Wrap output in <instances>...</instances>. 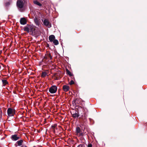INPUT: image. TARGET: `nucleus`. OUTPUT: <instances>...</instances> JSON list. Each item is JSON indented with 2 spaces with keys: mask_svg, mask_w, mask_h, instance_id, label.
<instances>
[{
  "mask_svg": "<svg viewBox=\"0 0 147 147\" xmlns=\"http://www.w3.org/2000/svg\"><path fill=\"white\" fill-rule=\"evenodd\" d=\"M47 74L46 72H42L41 74V76L42 77H45L47 75Z\"/></svg>",
  "mask_w": 147,
  "mask_h": 147,
  "instance_id": "6ab92c4d",
  "label": "nucleus"
},
{
  "mask_svg": "<svg viewBox=\"0 0 147 147\" xmlns=\"http://www.w3.org/2000/svg\"><path fill=\"white\" fill-rule=\"evenodd\" d=\"M77 108H76V111L79 113L80 115H81V117H80L79 119L80 120L82 119V116H84L85 113H86V115H87V113L88 112V110L86 108H83L81 106H78L76 107Z\"/></svg>",
  "mask_w": 147,
  "mask_h": 147,
  "instance_id": "f03ea898",
  "label": "nucleus"
},
{
  "mask_svg": "<svg viewBox=\"0 0 147 147\" xmlns=\"http://www.w3.org/2000/svg\"><path fill=\"white\" fill-rule=\"evenodd\" d=\"M72 116L73 117L74 119L76 118H78L80 116V115L79 113H78V112H76L73 114H71Z\"/></svg>",
  "mask_w": 147,
  "mask_h": 147,
  "instance_id": "ddd939ff",
  "label": "nucleus"
},
{
  "mask_svg": "<svg viewBox=\"0 0 147 147\" xmlns=\"http://www.w3.org/2000/svg\"><path fill=\"white\" fill-rule=\"evenodd\" d=\"M49 39L50 42H52L55 39V37L54 35H51L49 36Z\"/></svg>",
  "mask_w": 147,
  "mask_h": 147,
  "instance_id": "4468645a",
  "label": "nucleus"
},
{
  "mask_svg": "<svg viewBox=\"0 0 147 147\" xmlns=\"http://www.w3.org/2000/svg\"><path fill=\"white\" fill-rule=\"evenodd\" d=\"M62 88L64 91L66 92L69 90L70 88L69 86L68 85H64L63 86Z\"/></svg>",
  "mask_w": 147,
  "mask_h": 147,
  "instance_id": "f8f14e48",
  "label": "nucleus"
},
{
  "mask_svg": "<svg viewBox=\"0 0 147 147\" xmlns=\"http://www.w3.org/2000/svg\"><path fill=\"white\" fill-rule=\"evenodd\" d=\"M37 30V29L35 27L34 29V31H33V34L36 33Z\"/></svg>",
  "mask_w": 147,
  "mask_h": 147,
  "instance_id": "5701e85b",
  "label": "nucleus"
},
{
  "mask_svg": "<svg viewBox=\"0 0 147 147\" xmlns=\"http://www.w3.org/2000/svg\"><path fill=\"white\" fill-rule=\"evenodd\" d=\"M77 99L76 98L75 100H74L72 102V104L74 106L77 103Z\"/></svg>",
  "mask_w": 147,
  "mask_h": 147,
  "instance_id": "412c9836",
  "label": "nucleus"
},
{
  "mask_svg": "<svg viewBox=\"0 0 147 147\" xmlns=\"http://www.w3.org/2000/svg\"><path fill=\"white\" fill-rule=\"evenodd\" d=\"M74 82L73 80H71L70 81V85H72V84H74Z\"/></svg>",
  "mask_w": 147,
  "mask_h": 147,
  "instance_id": "393cba45",
  "label": "nucleus"
},
{
  "mask_svg": "<svg viewBox=\"0 0 147 147\" xmlns=\"http://www.w3.org/2000/svg\"><path fill=\"white\" fill-rule=\"evenodd\" d=\"M24 0H17L16 3L17 7L19 10L21 11H23L24 9Z\"/></svg>",
  "mask_w": 147,
  "mask_h": 147,
  "instance_id": "7ed1b4c3",
  "label": "nucleus"
},
{
  "mask_svg": "<svg viewBox=\"0 0 147 147\" xmlns=\"http://www.w3.org/2000/svg\"><path fill=\"white\" fill-rule=\"evenodd\" d=\"M20 22L21 24L25 25L26 24L27 21L25 18H22L20 19Z\"/></svg>",
  "mask_w": 147,
  "mask_h": 147,
  "instance_id": "9b49d317",
  "label": "nucleus"
},
{
  "mask_svg": "<svg viewBox=\"0 0 147 147\" xmlns=\"http://www.w3.org/2000/svg\"><path fill=\"white\" fill-rule=\"evenodd\" d=\"M57 125L56 124H55L53 125H52L51 126V128L53 129H55V128L57 126Z\"/></svg>",
  "mask_w": 147,
  "mask_h": 147,
  "instance_id": "b1692460",
  "label": "nucleus"
},
{
  "mask_svg": "<svg viewBox=\"0 0 147 147\" xmlns=\"http://www.w3.org/2000/svg\"><path fill=\"white\" fill-rule=\"evenodd\" d=\"M7 113L8 115L9 116H13L15 113L14 110H13L11 108L8 109Z\"/></svg>",
  "mask_w": 147,
  "mask_h": 147,
  "instance_id": "423d86ee",
  "label": "nucleus"
},
{
  "mask_svg": "<svg viewBox=\"0 0 147 147\" xmlns=\"http://www.w3.org/2000/svg\"><path fill=\"white\" fill-rule=\"evenodd\" d=\"M23 142V140H20L18 141L16 143L18 144V146H21L22 145V143Z\"/></svg>",
  "mask_w": 147,
  "mask_h": 147,
  "instance_id": "dca6fc26",
  "label": "nucleus"
},
{
  "mask_svg": "<svg viewBox=\"0 0 147 147\" xmlns=\"http://www.w3.org/2000/svg\"><path fill=\"white\" fill-rule=\"evenodd\" d=\"M88 147H92V145L90 143L88 144Z\"/></svg>",
  "mask_w": 147,
  "mask_h": 147,
  "instance_id": "a878e982",
  "label": "nucleus"
},
{
  "mask_svg": "<svg viewBox=\"0 0 147 147\" xmlns=\"http://www.w3.org/2000/svg\"><path fill=\"white\" fill-rule=\"evenodd\" d=\"M60 79V78L59 77H56V79L57 80H59Z\"/></svg>",
  "mask_w": 147,
  "mask_h": 147,
  "instance_id": "bb28decb",
  "label": "nucleus"
},
{
  "mask_svg": "<svg viewBox=\"0 0 147 147\" xmlns=\"http://www.w3.org/2000/svg\"><path fill=\"white\" fill-rule=\"evenodd\" d=\"M49 45L48 43H47L46 45V47H49Z\"/></svg>",
  "mask_w": 147,
  "mask_h": 147,
  "instance_id": "cd10ccee",
  "label": "nucleus"
},
{
  "mask_svg": "<svg viewBox=\"0 0 147 147\" xmlns=\"http://www.w3.org/2000/svg\"><path fill=\"white\" fill-rule=\"evenodd\" d=\"M34 3L35 4H36L37 5L39 6L40 7H41L42 5V4L40 3L39 2H38L37 1H34Z\"/></svg>",
  "mask_w": 147,
  "mask_h": 147,
  "instance_id": "a211bd4d",
  "label": "nucleus"
},
{
  "mask_svg": "<svg viewBox=\"0 0 147 147\" xmlns=\"http://www.w3.org/2000/svg\"><path fill=\"white\" fill-rule=\"evenodd\" d=\"M57 87L56 86L53 85L49 88V91L51 94H54L56 92Z\"/></svg>",
  "mask_w": 147,
  "mask_h": 147,
  "instance_id": "39448f33",
  "label": "nucleus"
},
{
  "mask_svg": "<svg viewBox=\"0 0 147 147\" xmlns=\"http://www.w3.org/2000/svg\"><path fill=\"white\" fill-rule=\"evenodd\" d=\"M35 26L32 25L27 24L24 28V31L27 32L28 33L30 32L32 34H33V31L34 30Z\"/></svg>",
  "mask_w": 147,
  "mask_h": 147,
  "instance_id": "20e7f679",
  "label": "nucleus"
},
{
  "mask_svg": "<svg viewBox=\"0 0 147 147\" xmlns=\"http://www.w3.org/2000/svg\"><path fill=\"white\" fill-rule=\"evenodd\" d=\"M2 81L3 84L5 85H6L7 84H8V82L6 80H2Z\"/></svg>",
  "mask_w": 147,
  "mask_h": 147,
  "instance_id": "4be33fe9",
  "label": "nucleus"
},
{
  "mask_svg": "<svg viewBox=\"0 0 147 147\" xmlns=\"http://www.w3.org/2000/svg\"><path fill=\"white\" fill-rule=\"evenodd\" d=\"M53 42L55 45H57L59 44L58 41L57 39H55Z\"/></svg>",
  "mask_w": 147,
  "mask_h": 147,
  "instance_id": "aec40b11",
  "label": "nucleus"
},
{
  "mask_svg": "<svg viewBox=\"0 0 147 147\" xmlns=\"http://www.w3.org/2000/svg\"><path fill=\"white\" fill-rule=\"evenodd\" d=\"M34 20V23L36 24V25L39 26L40 25V19L35 17Z\"/></svg>",
  "mask_w": 147,
  "mask_h": 147,
  "instance_id": "9d476101",
  "label": "nucleus"
},
{
  "mask_svg": "<svg viewBox=\"0 0 147 147\" xmlns=\"http://www.w3.org/2000/svg\"><path fill=\"white\" fill-rule=\"evenodd\" d=\"M87 115H86V113H85L84 116H82V119L80 120L81 122V127L82 130L84 132L85 130L87 131L88 130V126L87 125Z\"/></svg>",
  "mask_w": 147,
  "mask_h": 147,
  "instance_id": "f257e3e1",
  "label": "nucleus"
},
{
  "mask_svg": "<svg viewBox=\"0 0 147 147\" xmlns=\"http://www.w3.org/2000/svg\"><path fill=\"white\" fill-rule=\"evenodd\" d=\"M80 146H82V145H79L77 147H80Z\"/></svg>",
  "mask_w": 147,
  "mask_h": 147,
  "instance_id": "c85d7f7f",
  "label": "nucleus"
},
{
  "mask_svg": "<svg viewBox=\"0 0 147 147\" xmlns=\"http://www.w3.org/2000/svg\"><path fill=\"white\" fill-rule=\"evenodd\" d=\"M52 56L51 55L50 53H47V55L46 56H45V58L46 59L48 58H49L50 59H52Z\"/></svg>",
  "mask_w": 147,
  "mask_h": 147,
  "instance_id": "2eb2a0df",
  "label": "nucleus"
},
{
  "mask_svg": "<svg viewBox=\"0 0 147 147\" xmlns=\"http://www.w3.org/2000/svg\"><path fill=\"white\" fill-rule=\"evenodd\" d=\"M66 73L67 74L69 75L70 76H73V75L67 69H66Z\"/></svg>",
  "mask_w": 147,
  "mask_h": 147,
  "instance_id": "f3484780",
  "label": "nucleus"
},
{
  "mask_svg": "<svg viewBox=\"0 0 147 147\" xmlns=\"http://www.w3.org/2000/svg\"><path fill=\"white\" fill-rule=\"evenodd\" d=\"M43 24L45 26L49 28L51 26V24L50 23L49 20L47 19H45L43 22Z\"/></svg>",
  "mask_w": 147,
  "mask_h": 147,
  "instance_id": "0eeeda50",
  "label": "nucleus"
},
{
  "mask_svg": "<svg viewBox=\"0 0 147 147\" xmlns=\"http://www.w3.org/2000/svg\"><path fill=\"white\" fill-rule=\"evenodd\" d=\"M24 146V147H27V146Z\"/></svg>",
  "mask_w": 147,
  "mask_h": 147,
  "instance_id": "7c9ffc66",
  "label": "nucleus"
},
{
  "mask_svg": "<svg viewBox=\"0 0 147 147\" xmlns=\"http://www.w3.org/2000/svg\"><path fill=\"white\" fill-rule=\"evenodd\" d=\"M53 131L54 132H55V129H54Z\"/></svg>",
  "mask_w": 147,
  "mask_h": 147,
  "instance_id": "c756f323",
  "label": "nucleus"
},
{
  "mask_svg": "<svg viewBox=\"0 0 147 147\" xmlns=\"http://www.w3.org/2000/svg\"><path fill=\"white\" fill-rule=\"evenodd\" d=\"M11 139L13 141H16L20 138V137L18 136L16 134L12 135L11 137Z\"/></svg>",
  "mask_w": 147,
  "mask_h": 147,
  "instance_id": "1a4fd4ad",
  "label": "nucleus"
},
{
  "mask_svg": "<svg viewBox=\"0 0 147 147\" xmlns=\"http://www.w3.org/2000/svg\"><path fill=\"white\" fill-rule=\"evenodd\" d=\"M76 133L77 134H79L80 136H82L83 135V134L82 132V131L80 127H77L76 128Z\"/></svg>",
  "mask_w": 147,
  "mask_h": 147,
  "instance_id": "6e6552de",
  "label": "nucleus"
}]
</instances>
